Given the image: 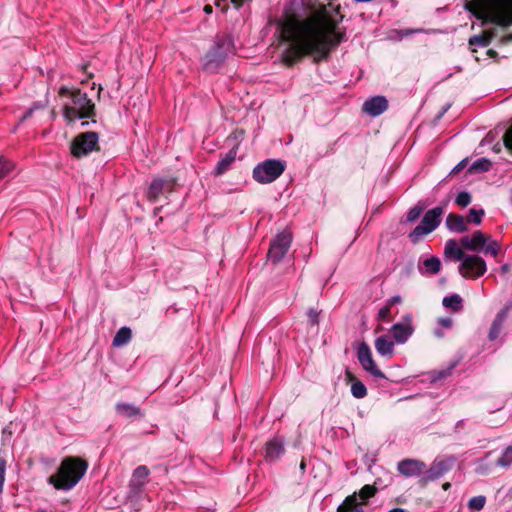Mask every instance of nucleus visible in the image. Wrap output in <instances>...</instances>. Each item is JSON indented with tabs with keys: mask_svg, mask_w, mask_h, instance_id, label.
Masks as SVG:
<instances>
[{
	"mask_svg": "<svg viewBox=\"0 0 512 512\" xmlns=\"http://www.w3.org/2000/svg\"><path fill=\"white\" fill-rule=\"evenodd\" d=\"M337 23L324 5L311 8L305 17L287 15L280 22L281 38L287 43L282 62L292 66L307 55L317 62L325 59L344 39V33L337 31Z\"/></svg>",
	"mask_w": 512,
	"mask_h": 512,
	"instance_id": "1",
	"label": "nucleus"
},
{
	"mask_svg": "<svg viewBox=\"0 0 512 512\" xmlns=\"http://www.w3.org/2000/svg\"><path fill=\"white\" fill-rule=\"evenodd\" d=\"M88 464L76 457H66L62 460L57 472L48 478V483L57 490L72 489L84 476Z\"/></svg>",
	"mask_w": 512,
	"mask_h": 512,
	"instance_id": "2",
	"label": "nucleus"
},
{
	"mask_svg": "<svg viewBox=\"0 0 512 512\" xmlns=\"http://www.w3.org/2000/svg\"><path fill=\"white\" fill-rule=\"evenodd\" d=\"M59 95L68 98L63 105V116L67 122L92 118L95 115V105L86 93L80 90H69L63 86L59 90Z\"/></svg>",
	"mask_w": 512,
	"mask_h": 512,
	"instance_id": "3",
	"label": "nucleus"
},
{
	"mask_svg": "<svg viewBox=\"0 0 512 512\" xmlns=\"http://www.w3.org/2000/svg\"><path fill=\"white\" fill-rule=\"evenodd\" d=\"M459 243L469 251H482L484 254H490L493 257L497 256L500 251V244L481 231H476L471 236H463Z\"/></svg>",
	"mask_w": 512,
	"mask_h": 512,
	"instance_id": "4",
	"label": "nucleus"
},
{
	"mask_svg": "<svg viewBox=\"0 0 512 512\" xmlns=\"http://www.w3.org/2000/svg\"><path fill=\"white\" fill-rule=\"evenodd\" d=\"M285 167V162L281 160H265L254 167L253 178L261 184L271 183L281 176Z\"/></svg>",
	"mask_w": 512,
	"mask_h": 512,
	"instance_id": "5",
	"label": "nucleus"
},
{
	"mask_svg": "<svg viewBox=\"0 0 512 512\" xmlns=\"http://www.w3.org/2000/svg\"><path fill=\"white\" fill-rule=\"evenodd\" d=\"M232 50V41L229 37H223L216 41L212 49L205 55L203 67L207 71L216 70Z\"/></svg>",
	"mask_w": 512,
	"mask_h": 512,
	"instance_id": "6",
	"label": "nucleus"
},
{
	"mask_svg": "<svg viewBox=\"0 0 512 512\" xmlns=\"http://www.w3.org/2000/svg\"><path fill=\"white\" fill-rule=\"evenodd\" d=\"M443 213V207H435L427 211L421 223L410 233L409 237L411 241L417 242L421 237L434 231L439 226Z\"/></svg>",
	"mask_w": 512,
	"mask_h": 512,
	"instance_id": "7",
	"label": "nucleus"
},
{
	"mask_svg": "<svg viewBox=\"0 0 512 512\" xmlns=\"http://www.w3.org/2000/svg\"><path fill=\"white\" fill-rule=\"evenodd\" d=\"M98 134L96 132H84L77 135L71 143V153L80 158L98 149Z\"/></svg>",
	"mask_w": 512,
	"mask_h": 512,
	"instance_id": "8",
	"label": "nucleus"
},
{
	"mask_svg": "<svg viewBox=\"0 0 512 512\" xmlns=\"http://www.w3.org/2000/svg\"><path fill=\"white\" fill-rule=\"evenodd\" d=\"M458 271L464 278L477 279L486 273L487 265L482 257L469 254L460 263Z\"/></svg>",
	"mask_w": 512,
	"mask_h": 512,
	"instance_id": "9",
	"label": "nucleus"
},
{
	"mask_svg": "<svg viewBox=\"0 0 512 512\" xmlns=\"http://www.w3.org/2000/svg\"><path fill=\"white\" fill-rule=\"evenodd\" d=\"M291 242L292 236L289 232L279 233L270 244L268 251L269 260L274 264L279 263L288 252Z\"/></svg>",
	"mask_w": 512,
	"mask_h": 512,
	"instance_id": "10",
	"label": "nucleus"
},
{
	"mask_svg": "<svg viewBox=\"0 0 512 512\" xmlns=\"http://www.w3.org/2000/svg\"><path fill=\"white\" fill-rule=\"evenodd\" d=\"M358 360L368 373H370L373 377L378 379H385L384 373L377 367L376 363L372 358V353L369 346L365 343H362L357 351Z\"/></svg>",
	"mask_w": 512,
	"mask_h": 512,
	"instance_id": "11",
	"label": "nucleus"
},
{
	"mask_svg": "<svg viewBox=\"0 0 512 512\" xmlns=\"http://www.w3.org/2000/svg\"><path fill=\"white\" fill-rule=\"evenodd\" d=\"M452 463L448 460L436 459L421 476L419 483L426 486L429 482L441 478L451 469Z\"/></svg>",
	"mask_w": 512,
	"mask_h": 512,
	"instance_id": "12",
	"label": "nucleus"
},
{
	"mask_svg": "<svg viewBox=\"0 0 512 512\" xmlns=\"http://www.w3.org/2000/svg\"><path fill=\"white\" fill-rule=\"evenodd\" d=\"M390 331L396 343H405L414 332L412 315H405L401 322L396 323L391 327Z\"/></svg>",
	"mask_w": 512,
	"mask_h": 512,
	"instance_id": "13",
	"label": "nucleus"
},
{
	"mask_svg": "<svg viewBox=\"0 0 512 512\" xmlns=\"http://www.w3.org/2000/svg\"><path fill=\"white\" fill-rule=\"evenodd\" d=\"M511 309H512V301H508L507 303H505L503 308L496 314V316L491 324L489 333H488V338L490 341H494L499 337V335L502 331L503 325H504Z\"/></svg>",
	"mask_w": 512,
	"mask_h": 512,
	"instance_id": "14",
	"label": "nucleus"
},
{
	"mask_svg": "<svg viewBox=\"0 0 512 512\" xmlns=\"http://www.w3.org/2000/svg\"><path fill=\"white\" fill-rule=\"evenodd\" d=\"M426 464L417 459H404L397 465L400 474L405 477L422 476Z\"/></svg>",
	"mask_w": 512,
	"mask_h": 512,
	"instance_id": "15",
	"label": "nucleus"
},
{
	"mask_svg": "<svg viewBox=\"0 0 512 512\" xmlns=\"http://www.w3.org/2000/svg\"><path fill=\"white\" fill-rule=\"evenodd\" d=\"M388 108V101L383 96H375L363 104V111L370 116H378Z\"/></svg>",
	"mask_w": 512,
	"mask_h": 512,
	"instance_id": "16",
	"label": "nucleus"
},
{
	"mask_svg": "<svg viewBox=\"0 0 512 512\" xmlns=\"http://www.w3.org/2000/svg\"><path fill=\"white\" fill-rule=\"evenodd\" d=\"M444 255L454 261H463L467 254L459 247V243L455 239H449L445 243Z\"/></svg>",
	"mask_w": 512,
	"mask_h": 512,
	"instance_id": "17",
	"label": "nucleus"
},
{
	"mask_svg": "<svg viewBox=\"0 0 512 512\" xmlns=\"http://www.w3.org/2000/svg\"><path fill=\"white\" fill-rule=\"evenodd\" d=\"M445 224L451 232L463 233L468 230L465 218L458 214L450 213L446 217Z\"/></svg>",
	"mask_w": 512,
	"mask_h": 512,
	"instance_id": "18",
	"label": "nucleus"
},
{
	"mask_svg": "<svg viewBox=\"0 0 512 512\" xmlns=\"http://www.w3.org/2000/svg\"><path fill=\"white\" fill-rule=\"evenodd\" d=\"M490 21L498 26L507 27L512 25V8L499 9L490 15Z\"/></svg>",
	"mask_w": 512,
	"mask_h": 512,
	"instance_id": "19",
	"label": "nucleus"
},
{
	"mask_svg": "<svg viewBox=\"0 0 512 512\" xmlns=\"http://www.w3.org/2000/svg\"><path fill=\"white\" fill-rule=\"evenodd\" d=\"M377 352L386 357H392L394 354V342L387 335H382L375 340Z\"/></svg>",
	"mask_w": 512,
	"mask_h": 512,
	"instance_id": "20",
	"label": "nucleus"
},
{
	"mask_svg": "<svg viewBox=\"0 0 512 512\" xmlns=\"http://www.w3.org/2000/svg\"><path fill=\"white\" fill-rule=\"evenodd\" d=\"M284 453L283 442L280 439H273L266 444L265 457L269 461H275Z\"/></svg>",
	"mask_w": 512,
	"mask_h": 512,
	"instance_id": "21",
	"label": "nucleus"
},
{
	"mask_svg": "<svg viewBox=\"0 0 512 512\" xmlns=\"http://www.w3.org/2000/svg\"><path fill=\"white\" fill-rule=\"evenodd\" d=\"M115 410L117 414L126 418L143 417V413L141 412L140 408L133 404L120 402L116 404Z\"/></svg>",
	"mask_w": 512,
	"mask_h": 512,
	"instance_id": "22",
	"label": "nucleus"
},
{
	"mask_svg": "<svg viewBox=\"0 0 512 512\" xmlns=\"http://www.w3.org/2000/svg\"><path fill=\"white\" fill-rule=\"evenodd\" d=\"M346 379L347 381H351V393L357 399H362L367 395V389L365 385L359 381L355 380L354 375L350 371H346Z\"/></svg>",
	"mask_w": 512,
	"mask_h": 512,
	"instance_id": "23",
	"label": "nucleus"
},
{
	"mask_svg": "<svg viewBox=\"0 0 512 512\" xmlns=\"http://www.w3.org/2000/svg\"><path fill=\"white\" fill-rule=\"evenodd\" d=\"M337 512H363L361 505L357 501V493L346 497L344 502L337 508Z\"/></svg>",
	"mask_w": 512,
	"mask_h": 512,
	"instance_id": "24",
	"label": "nucleus"
},
{
	"mask_svg": "<svg viewBox=\"0 0 512 512\" xmlns=\"http://www.w3.org/2000/svg\"><path fill=\"white\" fill-rule=\"evenodd\" d=\"M148 475L149 469L146 466H138L133 472L131 486L140 489L145 484Z\"/></svg>",
	"mask_w": 512,
	"mask_h": 512,
	"instance_id": "25",
	"label": "nucleus"
},
{
	"mask_svg": "<svg viewBox=\"0 0 512 512\" xmlns=\"http://www.w3.org/2000/svg\"><path fill=\"white\" fill-rule=\"evenodd\" d=\"M442 305L453 312H460L463 310V299L459 294H452L443 298Z\"/></svg>",
	"mask_w": 512,
	"mask_h": 512,
	"instance_id": "26",
	"label": "nucleus"
},
{
	"mask_svg": "<svg viewBox=\"0 0 512 512\" xmlns=\"http://www.w3.org/2000/svg\"><path fill=\"white\" fill-rule=\"evenodd\" d=\"M235 158H236V151L230 150L226 154V156L218 162V164L215 168V174L222 175L226 171H228L231 164L234 162Z\"/></svg>",
	"mask_w": 512,
	"mask_h": 512,
	"instance_id": "27",
	"label": "nucleus"
},
{
	"mask_svg": "<svg viewBox=\"0 0 512 512\" xmlns=\"http://www.w3.org/2000/svg\"><path fill=\"white\" fill-rule=\"evenodd\" d=\"M132 332L128 327L120 328L116 335L113 338V345L116 347H120L128 343L131 339Z\"/></svg>",
	"mask_w": 512,
	"mask_h": 512,
	"instance_id": "28",
	"label": "nucleus"
},
{
	"mask_svg": "<svg viewBox=\"0 0 512 512\" xmlns=\"http://www.w3.org/2000/svg\"><path fill=\"white\" fill-rule=\"evenodd\" d=\"M164 181L161 179H155L150 184L148 190V198L150 201H156L163 191Z\"/></svg>",
	"mask_w": 512,
	"mask_h": 512,
	"instance_id": "29",
	"label": "nucleus"
},
{
	"mask_svg": "<svg viewBox=\"0 0 512 512\" xmlns=\"http://www.w3.org/2000/svg\"><path fill=\"white\" fill-rule=\"evenodd\" d=\"M491 162L486 158L476 160L469 168V173L486 172L490 169Z\"/></svg>",
	"mask_w": 512,
	"mask_h": 512,
	"instance_id": "30",
	"label": "nucleus"
},
{
	"mask_svg": "<svg viewBox=\"0 0 512 512\" xmlns=\"http://www.w3.org/2000/svg\"><path fill=\"white\" fill-rule=\"evenodd\" d=\"M423 266L426 270V272L430 274H437L441 269V261L437 257H431L423 262Z\"/></svg>",
	"mask_w": 512,
	"mask_h": 512,
	"instance_id": "31",
	"label": "nucleus"
},
{
	"mask_svg": "<svg viewBox=\"0 0 512 512\" xmlns=\"http://www.w3.org/2000/svg\"><path fill=\"white\" fill-rule=\"evenodd\" d=\"M483 215H484L483 209H479V210H477L475 208L470 209L469 214L465 219L466 224L467 223H474L477 225L480 224L482 221Z\"/></svg>",
	"mask_w": 512,
	"mask_h": 512,
	"instance_id": "32",
	"label": "nucleus"
},
{
	"mask_svg": "<svg viewBox=\"0 0 512 512\" xmlns=\"http://www.w3.org/2000/svg\"><path fill=\"white\" fill-rule=\"evenodd\" d=\"M497 464L501 467H509L512 464V445L508 446L498 458Z\"/></svg>",
	"mask_w": 512,
	"mask_h": 512,
	"instance_id": "33",
	"label": "nucleus"
},
{
	"mask_svg": "<svg viewBox=\"0 0 512 512\" xmlns=\"http://www.w3.org/2000/svg\"><path fill=\"white\" fill-rule=\"evenodd\" d=\"M485 503H486L485 496H482V495L475 496L469 500L468 507L471 510L480 511L484 508Z\"/></svg>",
	"mask_w": 512,
	"mask_h": 512,
	"instance_id": "34",
	"label": "nucleus"
},
{
	"mask_svg": "<svg viewBox=\"0 0 512 512\" xmlns=\"http://www.w3.org/2000/svg\"><path fill=\"white\" fill-rule=\"evenodd\" d=\"M13 169V162L0 157V179L6 177Z\"/></svg>",
	"mask_w": 512,
	"mask_h": 512,
	"instance_id": "35",
	"label": "nucleus"
},
{
	"mask_svg": "<svg viewBox=\"0 0 512 512\" xmlns=\"http://www.w3.org/2000/svg\"><path fill=\"white\" fill-rule=\"evenodd\" d=\"M376 492V488L371 485H365L361 488L359 493L357 494V497L359 496L364 502L374 496Z\"/></svg>",
	"mask_w": 512,
	"mask_h": 512,
	"instance_id": "36",
	"label": "nucleus"
},
{
	"mask_svg": "<svg viewBox=\"0 0 512 512\" xmlns=\"http://www.w3.org/2000/svg\"><path fill=\"white\" fill-rule=\"evenodd\" d=\"M490 43V38L485 35H476L470 38L469 44L471 46L477 45V46H488Z\"/></svg>",
	"mask_w": 512,
	"mask_h": 512,
	"instance_id": "37",
	"label": "nucleus"
},
{
	"mask_svg": "<svg viewBox=\"0 0 512 512\" xmlns=\"http://www.w3.org/2000/svg\"><path fill=\"white\" fill-rule=\"evenodd\" d=\"M455 203L460 207H466L471 203V195L468 192H460L455 199Z\"/></svg>",
	"mask_w": 512,
	"mask_h": 512,
	"instance_id": "38",
	"label": "nucleus"
},
{
	"mask_svg": "<svg viewBox=\"0 0 512 512\" xmlns=\"http://www.w3.org/2000/svg\"><path fill=\"white\" fill-rule=\"evenodd\" d=\"M422 213V208L418 206H414L411 208L407 214V221L414 222L416 221Z\"/></svg>",
	"mask_w": 512,
	"mask_h": 512,
	"instance_id": "39",
	"label": "nucleus"
},
{
	"mask_svg": "<svg viewBox=\"0 0 512 512\" xmlns=\"http://www.w3.org/2000/svg\"><path fill=\"white\" fill-rule=\"evenodd\" d=\"M6 460L0 457V494L3 491V486L5 482V472H6Z\"/></svg>",
	"mask_w": 512,
	"mask_h": 512,
	"instance_id": "40",
	"label": "nucleus"
},
{
	"mask_svg": "<svg viewBox=\"0 0 512 512\" xmlns=\"http://www.w3.org/2000/svg\"><path fill=\"white\" fill-rule=\"evenodd\" d=\"M390 313H391V308L387 305L383 306L379 312H378V320L380 321H386V320H389V317H390Z\"/></svg>",
	"mask_w": 512,
	"mask_h": 512,
	"instance_id": "41",
	"label": "nucleus"
},
{
	"mask_svg": "<svg viewBox=\"0 0 512 512\" xmlns=\"http://www.w3.org/2000/svg\"><path fill=\"white\" fill-rule=\"evenodd\" d=\"M503 141L506 148L512 153V126L505 132Z\"/></svg>",
	"mask_w": 512,
	"mask_h": 512,
	"instance_id": "42",
	"label": "nucleus"
},
{
	"mask_svg": "<svg viewBox=\"0 0 512 512\" xmlns=\"http://www.w3.org/2000/svg\"><path fill=\"white\" fill-rule=\"evenodd\" d=\"M307 315L310 324L317 325L319 323V313L316 310L310 309Z\"/></svg>",
	"mask_w": 512,
	"mask_h": 512,
	"instance_id": "43",
	"label": "nucleus"
},
{
	"mask_svg": "<svg viewBox=\"0 0 512 512\" xmlns=\"http://www.w3.org/2000/svg\"><path fill=\"white\" fill-rule=\"evenodd\" d=\"M45 108V104H42V103H35L23 116L22 118L20 119L21 122H23L24 120H26L28 117H30L33 113L34 110L36 109H44Z\"/></svg>",
	"mask_w": 512,
	"mask_h": 512,
	"instance_id": "44",
	"label": "nucleus"
},
{
	"mask_svg": "<svg viewBox=\"0 0 512 512\" xmlns=\"http://www.w3.org/2000/svg\"><path fill=\"white\" fill-rule=\"evenodd\" d=\"M438 324L446 329H449L453 325V320L449 317H442L437 320Z\"/></svg>",
	"mask_w": 512,
	"mask_h": 512,
	"instance_id": "45",
	"label": "nucleus"
},
{
	"mask_svg": "<svg viewBox=\"0 0 512 512\" xmlns=\"http://www.w3.org/2000/svg\"><path fill=\"white\" fill-rule=\"evenodd\" d=\"M467 163H468V159H463L461 162H459L454 167V169L452 170L451 173L456 174V173L460 172L462 169H464L466 167Z\"/></svg>",
	"mask_w": 512,
	"mask_h": 512,
	"instance_id": "46",
	"label": "nucleus"
},
{
	"mask_svg": "<svg viewBox=\"0 0 512 512\" xmlns=\"http://www.w3.org/2000/svg\"><path fill=\"white\" fill-rule=\"evenodd\" d=\"M400 302H401V297L396 295V296H393L390 299H388L386 305L391 308L393 305L399 304Z\"/></svg>",
	"mask_w": 512,
	"mask_h": 512,
	"instance_id": "47",
	"label": "nucleus"
},
{
	"mask_svg": "<svg viewBox=\"0 0 512 512\" xmlns=\"http://www.w3.org/2000/svg\"><path fill=\"white\" fill-rule=\"evenodd\" d=\"M450 371H451V369L439 372L437 379H442V378L447 377L448 375H450Z\"/></svg>",
	"mask_w": 512,
	"mask_h": 512,
	"instance_id": "48",
	"label": "nucleus"
},
{
	"mask_svg": "<svg viewBox=\"0 0 512 512\" xmlns=\"http://www.w3.org/2000/svg\"><path fill=\"white\" fill-rule=\"evenodd\" d=\"M434 335L438 338H442L444 336V333L442 332V330L440 328H437L434 330Z\"/></svg>",
	"mask_w": 512,
	"mask_h": 512,
	"instance_id": "49",
	"label": "nucleus"
},
{
	"mask_svg": "<svg viewBox=\"0 0 512 512\" xmlns=\"http://www.w3.org/2000/svg\"><path fill=\"white\" fill-rule=\"evenodd\" d=\"M510 270V266L508 264H504L501 266V272L507 273Z\"/></svg>",
	"mask_w": 512,
	"mask_h": 512,
	"instance_id": "50",
	"label": "nucleus"
},
{
	"mask_svg": "<svg viewBox=\"0 0 512 512\" xmlns=\"http://www.w3.org/2000/svg\"><path fill=\"white\" fill-rule=\"evenodd\" d=\"M204 12L207 13V14H210L212 13V6L207 4L204 6Z\"/></svg>",
	"mask_w": 512,
	"mask_h": 512,
	"instance_id": "51",
	"label": "nucleus"
},
{
	"mask_svg": "<svg viewBox=\"0 0 512 512\" xmlns=\"http://www.w3.org/2000/svg\"><path fill=\"white\" fill-rule=\"evenodd\" d=\"M451 487V484L449 482H446L442 485L443 490L447 491Z\"/></svg>",
	"mask_w": 512,
	"mask_h": 512,
	"instance_id": "52",
	"label": "nucleus"
},
{
	"mask_svg": "<svg viewBox=\"0 0 512 512\" xmlns=\"http://www.w3.org/2000/svg\"><path fill=\"white\" fill-rule=\"evenodd\" d=\"M388 512H406V510L402 509V508H394V509H391L390 511Z\"/></svg>",
	"mask_w": 512,
	"mask_h": 512,
	"instance_id": "53",
	"label": "nucleus"
},
{
	"mask_svg": "<svg viewBox=\"0 0 512 512\" xmlns=\"http://www.w3.org/2000/svg\"><path fill=\"white\" fill-rule=\"evenodd\" d=\"M301 469H305V463L302 462L301 465H300Z\"/></svg>",
	"mask_w": 512,
	"mask_h": 512,
	"instance_id": "54",
	"label": "nucleus"
},
{
	"mask_svg": "<svg viewBox=\"0 0 512 512\" xmlns=\"http://www.w3.org/2000/svg\"><path fill=\"white\" fill-rule=\"evenodd\" d=\"M101 90H102V87L100 86L99 87V91H98V95L100 94Z\"/></svg>",
	"mask_w": 512,
	"mask_h": 512,
	"instance_id": "55",
	"label": "nucleus"
}]
</instances>
